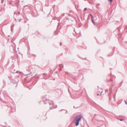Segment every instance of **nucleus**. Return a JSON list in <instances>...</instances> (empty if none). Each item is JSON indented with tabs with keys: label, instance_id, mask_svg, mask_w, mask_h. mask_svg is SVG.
I'll return each mask as SVG.
<instances>
[{
	"label": "nucleus",
	"instance_id": "nucleus-1",
	"mask_svg": "<svg viewBox=\"0 0 127 127\" xmlns=\"http://www.w3.org/2000/svg\"><path fill=\"white\" fill-rule=\"evenodd\" d=\"M82 115L81 114H79L75 117L74 119V122L76 126H78L79 122L81 120L82 117Z\"/></svg>",
	"mask_w": 127,
	"mask_h": 127
},
{
	"label": "nucleus",
	"instance_id": "nucleus-2",
	"mask_svg": "<svg viewBox=\"0 0 127 127\" xmlns=\"http://www.w3.org/2000/svg\"><path fill=\"white\" fill-rule=\"evenodd\" d=\"M49 104L50 105H52V106L50 107V108L51 109H53L54 108H56L57 106H54L53 105V102L52 101H51L50 102H49Z\"/></svg>",
	"mask_w": 127,
	"mask_h": 127
},
{
	"label": "nucleus",
	"instance_id": "nucleus-3",
	"mask_svg": "<svg viewBox=\"0 0 127 127\" xmlns=\"http://www.w3.org/2000/svg\"><path fill=\"white\" fill-rule=\"evenodd\" d=\"M59 65L60 67H64V66L63 64H60Z\"/></svg>",
	"mask_w": 127,
	"mask_h": 127
},
{
	"label": "nucleus",
	"instance_id": "nucleus-4",
	"mask_svg": "<svg viewBox=\"0 0 127 127\" xmlns=\"http://www.w3.org/2000/svg\"><path fill=\"white\" fill-rule=\"evenodd\" d=\"M90 15L91 16V17H92V19H93V18H94L93 17V16H92V14H90Z\"/></svg>",
	"mask_w": 127,
	"mask_h": 127
},
{
	"label": "nucleus",
	"instance_id": "nucleus-5",
	"mask_svg": "<svg viewBox=\"0 0 127 127\" xmlns=\"http://www.w3.org/2000/svg\"><path fill=\"white\" fill-rule=\"evenodd\" d=\"M110 2H112V0H108Z\"/></svg>",
	"mask_w": 127,
	"mask_h": 127
},
{
	"label": "nucleus",
	"instance_id": "nucleus-6",
	"mask_svg": "<svg viewBox=\"0 0 127 127\" xmlns=\"http://www.w3.org/2000/svg\"><path fill=\"white\" fill-rule=\"evenodd\" d=\"M125 103L127 105V102H126V101H125Z\"/></svg>",
	"mask_w": 127,
	"mask_h": 127
},
{
	"label": "nucleus",
	"instance_id": "nucleus-7",
	"mask_svg": "<svg viewBox=\"0 0 127 127\" xmlns=\"http://www.w3.org/2000/svg\"><path fill=\"white\" fill-rule=\"evenodd\" d=\"M62 15L63 16H64V14H62Z\"/></svg>",
	"mask_w": 127,
	"mask_h": 127
},
{
	"label": "nucleus",
	"instance_id": "nucleus-8",
	"mask_svg": "<svg viewBox=\"0 0 127 127\" xmlns=\"http://www.w3.org/2000/svg\"><path fill=\"white\" fill-rule=\"evenodd\" d=\"M123 119H120V121H123Z\"/></svg>",
	"mask_w": 127,
	"mask_h": 127
},
{
	"label": "nucleus",
	"instance_id": "nucleus-9",
	"mask_svg": "<svg viewBox=\"0 0 127 127\" xmlns=\"http://www.w3.org/2000/svg\"><path fill=\"white\" fill-rule=\"evenodd\" d=\"M86 9H87V8H84V10H86Z\"/></svg>",
	"mask_w": 127,
	"mask_h": 127
},
{
	"label": "nucleus",
	"instance_id": "nucleus-10",
	"mask_svg": "<svg viewBox=\"0 0 127 127\" xmlns=\"http://www.w3.org/2000/svg\"><path fill=\"white\" fill-rule=\"evenodd\" d=\"M93 19H92V21L93 23V22H94V21H93Z\"/></svg>",
	"mask_w": 127,
	"mask_h": 127
},
{
	"label": "nucleus",
	"instance_id": "nucleus-11",
	"mask_svg": "<svg viewBox=\"0 0 127 127\" xmlns=\"http://www.w3.org/2000/svg\"><path fill=\"white\" fill-rule=\"evenodd\" d=\"M62 45V43H60V45Z\"/></svg>",
	"mask_w": 127,
	"mask_h": 127
},
{
	"label": "nucleus",
	"instance_id": "nucleus-12",
	"mask_svg": "<svg viewBox=\"0 0 127 127\" xmlns=\"http://www.w3.org/2000/svg\"><path fill=\"white\" fill-rule=\"evenodd\" d=\"M46 74H44V76L45 75H46Z\"/></svg>",
	"mask_w": 127,
	"mask_h": 127
},
{
	"label": "nucleus",
	"instance_id": "nucleus-13",
	"mask_svg": "<svg viewBox=\"0 0 127 127\" xmlns=\"http://www.w3.org/2000/svg\"><path fill=\"white\" fill-rule=\"evenodd\" d=\"M102 93V92H101V93H100V95H101V94Z\"/></svg>",
	"mask_w": 127,
	"mask_h": 127
},
{
	"label": "nucleus",
	"instance_id": "nucleus-14",
	"mask_svg": "<svg viewBox=\"0 0 127 127\" xmlns=\"http://www.w3.org/2000/svg\"><path fill=\"white\" fill-rule=\"evenodd\" d=\"M93 23L95 25V24L94 23V22H93Z\"/></svg>",
	"mask_w": 127,
	"mask_h": 127
},
{
	"label": "nucleus",
	"instance_id": "nucleus-15",
	"mask_svg": "<svg viewBox=\"0 0 127 127\" xmlns=\"http://www.w3.org/2000/svg\"><path fill=\"white\" fill-rule=\"evenodd\" d=\"M99 95V94H97V95Z\"/></svg>",
	"mask_w": 127,
	"mask_h": 127
},
{
	"label": "nucleus",
	"instance_id": "nucleus-16",
	"mask_svg": "<svg viewBox=\"0 0 127 127\" xmlns=\"http://www.w3.org/2000/svg\"><path fill=\"white\" fill-rule=\"evenodd\" d=\"M45 100V98H44V99H43V100H44H44Z\"/></svg>",
	"mask_w": 127,
	"mask_h": 127
},
{
	"label": "nucleus",
	"instance_id": "nucleus-17",
	"mask_svg": "<svg viewBox=\"0 0 127 127\" xmlns=\"http://www.w3.org/2000/svg\"><path fill=\"white\" fill-rule=\"evenodd\" d=\"M18 72V71H17L16 72V73H17Z\"/></svg>",
	"mask_w": 127,
	"mask_h": 127
},
{
	"label": "nucleus",
	"instance_id": "nucleus-18",
	"mask_svg": "<svg viewBox=\"0 0 127 127\" xmlns=\"http://www.w3.org/2000/svg\"><path fill=\"white\" fill-rule=\"evenodd\" d=\"M3 2V1H2L1 3H2Z\"/></svg>",
	"mask_w": 127,
	"mask_h": 127
},
{
	"label": "nucleus",
	"instance_id": "nucleus-19",
	"mask_svg": "<svg viewBox=\"0 0 127 127\" xmlns=\"http://www.w3.org/2000/svg\"><path fill=\"white\" fill-rule=\"evenodd\" d=\"M60 70V71H61L62 70V69H61Z\"/></svg>",
	"mask_w": 127,
	"mask_h": 127
}]
</instances>
